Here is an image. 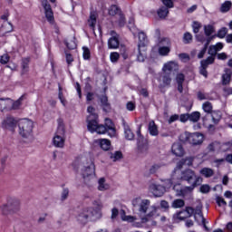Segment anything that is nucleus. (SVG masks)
I'll list each match as a JSON object with an SVG mask.
<instances>
[{
  "label": "nucleus",
  "mask_w": 232,
  "mask_h": 232,
  "mask_svg": "<svg viewBox=\"0 0 232 232\" xmlns=\"http://www.w3.org/2000/svg\"><path fill=\"white\" fill-rule=\"evenodd\" d=\"M30 63V59L24 58L22 60V75H24L26 72H28V64Z\"/></svg>",
  "instance_id": "obj_45"
},
{
  "label": "nucleus",
  "mask_w": 232,
  "mask_h": 232,
  "mask_svg": "<svg viewBox=\"0 0 232 232\" xmlns=\"http://www.w3.org/2000/svg\"><path fill=\"white\" fill-rule=\"evenodd\" d=\"M211 113L212 121L214 124H218L220 122V119H222V113L218 111H213Z\"/></svg>",
  "instance_id": "obj_32"
},
{
  "label": "nucleus",
  "mask_w": 232,
  "mask_h": 232,
  "mask_svg": "<svg viewBox=\"0 0 232 232\" xmlns=\"http://www.w3.org/2000/svg\"><path fill=\"white\" fill-rule=\"evenodd\" d=\"M137 135L138 151H140V153H148V150H150V147L148 146V140H146L144 136H141L140 130H138Z\"/></svg>",
  "instance_id": "obj_8"
},
{
  "label": "nucleus",
  "mask_w": 232,
  "mask_h": 232,
  "mask_svg": "<svg viewBox=\"0 0 232 232\" xmlns=\"http://www.w3.org/2000/svg\"><path fill=\"white\" fill-rule=\"evenodd\" d=\"M42 6L44 9V14L47 21L49 23H53V11L52 10V5L48 0L42 1Z\"/></svg>",
  "instance_id": "obj_12"
},
{
  "label": "nucleus",
  "mask_w": 232,
  "mask_h": 232,
  "mask_svg": "<svg viewBox=\"0 0 232 232\" xmlns=\"http://www.w3.org/2000/svg\"><path fill=\"white\" fill-rule=\"evenodd\" d=\"M195 215H198L201 218L204 217V214H202V205H198L196 207V209H194Z\"/></svg>",
  "instance_id": "obj_64"
},
{
  "label": "nucleus",
  "mask_w": 232,
  "mask_h": 232,
  "mask_svg": "<svg viewBox=\"0 0 232 232\" xmlns=\"http://www.w3.org/2000/svg\"><path fill=\"white\" fill-rule=\"evenodd\" d=\"M88 23L91 28H95V24H97V14L95 13H91Z\"/></svg>",
  "instance_id": "obj_43"
},
{
  "label": "nucleus",
  "mask_w": 232,
  "mask_h": 232,
  "mask_svg": "<svg viewBox=\"0 0 232 232\" xmlns=\"http://www.w3.org/2000/svg\"><path fill=\"white\" fill-rule=\"evenodd\" d=\"M150 190L151 191L152 195L154 197H162L164 193H166V187L157 184V183H152L150 186Z\"/></svg>",
  "instance_id": "obj_13"
},
{
  "label": "nucleus",
  "mask_w": 232,
  "mask_h": 232,
  "mask_svg": "<svg viewBox=\"0 0 232 232\" xmlns=\"http://www.w3.org/2000/svg\"><path fill=\"white\" fill-rule=\"evenodd\" d=\"M150 204L151 201H150V199L137 198L132 200V206L138 209V215L140 219V223L136 222L133 224L134 227H142V224H147L150 220H153V218L159 217L157 207L150 206Z\"/></svg>",
  "instance_id": "obj_1"
},
{
  "label": "nucleus",
  "mask_w": 232,
  "mask_h": 232,
  "mask_svg": "<svg viewBox=\"0 0 232 232\" xmlns=\"http://www.w3.org/2000/svg\"><path fill=\"white\" fill-rule=\"evenodd\" d=\"M59 125L56 131V134L53 138V144L55 148H63L64 147V124L61 120L58 121Z\"/></svg>",
  "instance_id": "obj_7"
},
{
  "label": "nucleus",
  "mask_w": 232,
  "mask_h": 232,
  "mask_svg": "<svg viewBox=\"0 0 232 232\" xmlns=\"http://www.w3.org/2000/svg\"><path fill=\"white\" fill-rule=\"evenodd\" d=\"M137 59L139 63H144L146 61V47H138V56Z\"/></svg>",
  "instance_id": "obj_28"
},
{
  "label": "nucleus",
  "mask_w": 232,
  "mask_h": 232,
  "mask_svg": "<svg viewBox=\"0 0 232 232\" xmlns=\"http://www.w3.org/2000/svg\"><path fill=\"white\" fill-rule=\"evenodd\" d=\"M121 220H123L125 222H135V220H137L136 217L126 216V212L124 210L121 211Z\"/></svg>",
  "instance_id": "obj_39"
},
{
  "label": "nucleus",
  "mask_w": 232,
  "mask_h": 232,
  "mask_svg": "<svg viewBox=\"0 0 232 232\" xmlns=\"http://www.w3.org/2000/svg\"><path fill=\"white\" fill-rule=\"evenodd\" d=\"M184 81H186V76L183 73H178L176 76L177 84H184Z\"/></svg>",
  "instance_id": "obj_56"
},
{
  "label": "nucleus",
  "mask_w": 232,
  "mask_h": 232,
  "mask_svg": "<svg viewBox=\"0 0 232 232\" xmlns=\"http://www.w3.org/2000/svg\"><path fill=\"white\" fill-rule=\"evenodd\" d=\"M185 211L187 213V216L185 217H182V213H184V211H180L176 214V217L177 218H179V220H184V218H189V217H192L195 213V208L191 207H187Z\"/></svg>",
  "instance_id": "obj_20"
},
{
  "label": "nucleus",
  "mask_w": 232,
  "mask_h": 232,
  "mask_svg": "<svg viewBox=\"0 0 232 232\" xmlns=\"http://www.w3.org/2000/svg\"><path fill=\"white\" fill-rule=\"evenodd\" d=\"M139 44L138 47L142 48L145 47L148 44V36H146V34L144 32H140L139 33Z\"/></svg>",
  "instance_id": "obj_26"
},
{
  "label": "nucleus",
  "mask_w": 232,
  "mask_h": 232,
  "mask_svg": "<svg viewBox=\"0 0 232 232\" xmlns=\"http://www.w3.org/2000/svg\"><path fill=\"white\" fill-rule=\"evenodd\" d=\"M171 151L175 157H184V147L180 143L172 144Z\"/></svg>",
  "instance_id": "obj_18"
},
{
  "label": "nucleus",
  "mask_w": 232,
  "mask_h": 232,
  "mask_svg": "<svg viewBox=\"0 0 232 232\" xmlns=\"http://www.w3.org/2000/svg\"><path fill=\"white\" fill-rule=\"evenodd\" d=\"M157 14L160 19H166V17H168V14H169V10L165 6H161L158 10Z\"/></svg>",
  "instance_id": "obj_33"
},
{
  "label": "nucleus",
  "mask_w": 232,
  "mask_h": 232,
  "mask_svg": "<svg viewBox=\"0 0 232 232\" xmlns=\"http://www.w3.org/2000/svg\"><path fill=\"white\" fill-rule=\"evenodd\" d=\"M202 109L205 113H212L213 112V105L209 102H206L202 105Z\"/></svg>",
  "instance_id": "obj_44"
},
{
  "label": "nucleus",
  "mask_w": 232,
  "mask_h": 232,
  "mask_svg": "<svg viewBox=\"0 0 232 232\" xmlns=\"http://www.w3.org/2000/svg\"><path fill=\"white\" fill-rule=\"evenodd\" d=\"M188 119H189L190 122H198V121H200V112L194 111V112L188 114Z\"/></svg>",
  "instance_id": "obj_42"
},
{
  "label": "nucleus",
  "mask_w": 232,
  "mask_h": 232,
  "mask_svg": "<svg viewBox=\"0 0 232 232\" xmlns=\"http://www.w3.org/2000/svg\"><path fill=\"white\" fill-rule=\"evenodd\" d=\"M164 164L162 163H154L150 168L149 169L150 175H154V173H157L160 168H163Z\"/></svg>",
  "instance_id": "obj_36"
},
{
  "label": "nucleus",
  "mask_w": 232,
  "mask_h": 232,
  "mask_svg": "<svg viewBox=\"0 0 232 232\" xmlns=\"http://www.w3.org/2000/svg\"><path fill=\"white\" fill-rule=\"evenodd\" d=\"M223 84H229L231 82V72H226L222 75Z\"/></svg>",
  "instance_id": "obj_48"
},
{
  "label": "nucleus",
  "mask_w": 232,
  "mask_h": 232,
  "mask_svg": "<svg viewBox=\"0 0 232 232\" xmlns=\"http://www.w3.org/2000/svg\"><path fill=\"white\" fill-rule=\"evenodd\" d=\"M169 52H171V50L168 46H162V47L159 48L160 55H163V56L168 55V53H169Z\"/></svg>",
  "instance_id": "obj_51"
},
{
  "label": "nucleus",
  "mask_w": 232,
  "mask_h": 232,
  "mask_svg": "<svg viewBox=\"0 0 232 232\" xmlns=\"http://www.w3.org/2000/svg\"><path fill=\"white\" fill-rule=\"evenodd\" d=\"M185 205H186V202H184L183 199H175L172 202L171 207L174 208V209H179L180 208H184Z\"/></svg>",
  "instance_id": "obj_40"
},
{
  "label": "nucleus",
  "mask_w": 232,
  "mask_h": 232,
  "mask_svg": "<svg viewBox=\"0 0 232 232\" xmlns=\"http://www.w3.org/2000/svg\"><path fill=\"white\" fill-rule=\"evenodd\" d=\"M149 133L152 135V137H157V135H159V128L154 121L149 122Z\"/></svg>",
  "instance_id": "obj_25"
},
{
  "label": "nucleus",
  "mask_w": 232,
  "mask_h": 232,
  "mask_svg": "<svg viewBox=\"0 0 232 232\" xmlns=\"http://www.w3.org/2000/svg\"><path fill=\"white\" fill-rule=\"evenodd\" d=\"M174 191H176L178 197H186V194L193 191V187H182L180 184L174 185Z\"/></svg>",
  "instance_id": "obj_14"
},
{
  "label": "nucleus",
  "mask_w": 232,
  "mask_h": 232,
  "mask_svg": "<svg viewBox=\"0 0 232 232\" xmlns=\"http://www.w3.org/2000/svg\"><path fill=\"white\" fill-rule=\"evenodd\" d=\"M83 179L84 184L90 186L95 179V162L90 154L80 156L74 162Z\"/></svg>",
  "instance_id": "obj_2"
},
{
  "label": "nucleus",
  "mask_w": 232,
  "mask_h": 232,
  "mask_svg": "<svg viewBox=\"0 0 232 232\" xmlns=\"http://www.w3.org/2000/svg\"><path fill=\"white\" fill-rule=\"evenodd\" d=\"M15 126H17V121L14 117L7 116L2 121V128H5V130H11L12 128H15Z\"/></svg>",
  "instance_id": "obj_16"
},
{
  "label": "nucleus",
  "mask_w": 232,
  "mask_h": 232,
  "mask_svg": "<svg viewBox=\"0 0 232 232\" xmlns=\"http://www.w3.org/2000/svg\"><path fill=\"white\" fill-rule=\"evenodd\" d=\"M109 34L111 35V37L108 40V48L110 50H117V48H119V34H117V32L115 31H110Z\"/></svg>",
  "instance_id": "obj_9"
},
{
  "label": "nucleus",
  "mask_w": 232,
  "mask_h": 232,
  "mask_svg": "<svg viewBox=\"0 0 232 232\" xmlns=\"http://www.w3.org/2000/svg\"><path fill=\"white\" fill-rule=\"evenodd\" d=\"M197 97L198 101H208L209 99V96L201 91L197 92Z\"/></svg>",
  "instance_id": "obj_54"
},
{
  "label": "nucleus",
  "mask_w": 232,
  "mask_h": 232,
  "mask_svg": "<svg viewBox=\"0 0 232 232\" xmlns=\"http://www.w3.org/2000/svg\"><path fill=\"white\" fill-rule=\"evenodd\" d=\"M19 134L24 139H32L34 135V121L28 119L21 120L18 123Z\"/></svg>",
  "instance_id": "obj_5"
},
{
  "label": "nucleus",
  "mask_w": 232,
  "mask_h": 232,
  "mask_svg": "<svg viewBox=\"0 0 232 232\" xmlns=\"http://www.w3.org/2000/svg\"><path fill=\"white\" fill-rule=\"evenodd\" d=\"M162 4L164 5L165 8H173V0H162Z\"/></svg>",
  "instance_id": "obj_62"
},
{
  "label": "nucleus",
  "mask_w": 232,
  "mask_h": 232,
  "mask_svg": "<svg viewBox=\"0 0 232 232\" xmlns=\"http://www.w3.org/2000/svg\"><path fill=\"white\" fill-rule=\"evenodd\" d=\"M218 51H217V49L214 47V45H211L208 49V57H213L214 58V61H215V56L217 55V53Z\"/></svg>",
  "instance_id": "obj_60"
},
{
  "label": "nucleus",
  "mask_w": 232,
  "mask_h": 232,
  "mask_svg": "<svg viewBox=\"0 0 232 232\" xmlns=\"http://www.w3.org/2000/svg\"><path fill=\"white\" fill-rule=\"evenodd\" d=\"M0 209H1L3 215H8V213H10V211H12V210L10 209V207L8 206L7 203L2 205V206L0 207Z\"/></svg>",
  "instance_id": "obj_57"
},
{
  "label": "nucleus",
  "mask_w": 232,
  "mask_h": 232,
  "mask_svg": "<svg viewBox=\"0 0 232 232\" xmlns=\"http://www.w3.org/2000/svg\"><path fill=\"white\" fill-rule=\"evenodd\" d=\"M199 173L202 177H205V179H211V177L215 175V170L211 168L205 167L199 170Z\"/></svg>",
  "instance_id": "obj_24"
},
{
  "label": "nucleus",
  "mask_w": 232,
  "mask_h": 232,
  "mask_svg": "<svg viewBox=\"0 0 232 232\" xmlns=\"http://www.w3.org/2000/svg\"><path fill=\"white\" fill-rule=\"evenodd\" d=\"M179 59H180L182 61V63H188V61H189V54L186 53H179L178 55Z\"/></svg>",
  "instance_id": "obj_59"
},
{
  "label": "nucleus",
  "mask_w": 232,
  "mask_h": 232,
  "mask_svg": "<svg viewBox=\"0 0 232 232\" xmlns=\"http://www.w3.org/2000/svg\"><path fill=\"white\" fill-rule=\"evenodd\" d=\"M21 102H23V96L14 102H11L12 108L10 110H19Z\"/></svg>",
  "instance_id": "obj_47"
},
{
  "label": "nucleus",
  "mask_w": 232,
  "mask_h": 232,
  "mask_svg": "<svg viewBox=\"0 0 232 232\" xmlns=\"http://www.w3.org/2000/svg\"><path fill=\"white\" fill-rule=\"evenodd\" d=\"M111 63H117L119 61V58L121 57V55L119 54V53L114 52L111 53Z\"/></svg>",
  "instance_id": "obj_61"
},
{
  "label": "nucleus",
  "mask_w": 232,
  "mask_h": 232,
  "mask_svg": "<svg viewBox=\"0 0 232 232\" xmlns=\"http://www.w3.org/2000/svg\"><path fill=\"white\" fill-rule=\"evenodd\" d=\"M83 59L88 60L91 57L90 49L88 47H83Z\"/></svg>",
  "instance_id": "obj_63"
},
{
  "label": "nucleus",
  "mask_w": 232,
  "mask_h": 232,
  "mask_svg": "<svg viewBox=\"0 0 232 232\" xmlns=\"http://www.w3.org/2000/svg\"><path fill=\"white\" fill-rule=\"evenodd\" d=\"M123 128L125 139H127V140H133V139H135V134L131 131L130 125L123 123Z\"/></svg>",
  "instance_id": "obj_23"
},
{
  "label": "nucleus",
  "mask_w": 232,
  "mask_h": 232,
  "mask_svg": "<svg viewBox=\"0 0 232 232\" xmlns=\"http://www.w3.org/2000/svg\"><path fill=\"white\" fill-rule=\"evenodd\" d=\"M87 111L88 113H91L87 119H98L97 113H95V108L89 106Z\"/></svg>",
  "instance_id": "obj_49"
},
{
  "label": "nucleus",
  "mask_w": 232,
  "mask_h": 232,
  "mask_svg": "<svg viewBox=\"0 0 232 232\" xmlns=\"http://www.w3.org/2000/svg\"><path fill=\"white\" fill-rule=\"evenodd\" d=\"M110 159H111L113 162H117V160H121V159H122V152L115 151L114 153H111Z\"/></svg>",
  "instance_id": "obj_46"
},
{
  "label": "nucleus",
  "mask_w": 232,
  "mask_h": 232,
  "mask_svg": "<svg viewBox=\"0 0 232 232\" xmlns=\"http://www.w3.org/2000/svg\"><path fill=\"white\" fill-rule=\"evenodd\" d=\"M97 133H99L100 135H102L104 133H106V131H111V135H115V128L111 125V123L110 125H108L106 127V125H98L96 130Z\"/></svg>",
  "instance_id": "obj_17"
},
{
  "label": "nucleus",
  "mask_w": 232,
  "mask_h": 232,
  "mask_svg": "<svg viewBox=\"0 0 232 232\" xmlns=\"http://www.w3.org/2000/svg\"><path fill=\"white\" fill-rule=\"evenodd\" d=\"M179 140L181 142H189V144H192L193 146H198L204 142V135L198 132L192 134L184 133L180 135Z\"/></svg>",
  "instance_id": "obj_6"
},
{
  "label": "nucleus",
  "mask_w": 232,
  "mask_h": 232,
  "mask_svg": "<svg viewBox=\"0 0 232 232\" xmlns=\"http://www.w3.org/2000/svg\"><path fill=\"white\" fill-rule=\"evenodd\" d=\"M227 35V28L222 27L217 34V37H219V39H224Z\"/></svg>",
  "instance_id": "obj_52"
},
{
  "label": "nucleus",
  "mask_w": 232,
  "mask_h": 232,
  "mask_svg": "<svg viewBox=\"0 0 232 232\" xmlns=\"http://www.w3.org/2000/svg\"><path fill=\"white\" fill-rule=\"evenodd\" d=\"M193 41V35L189 33H185L183 35V42L185 44H189Z\"/></svg>",
  "instance_id": "obj_50"
},
{
  "label": "nucleus",
  "mask_w": 232,
  "mask_h": 232,
  "mask_svg": "<svg viewBox=\"0 0 232 232\" xmlns=\"http://www.w3.org/2000/svg\"><path fill=\"white\" fill-rule=\"evenodd\" d=\"M101 217L102 215L99 210H95L92 208H85L80 210L76 218L77 221L80 222V224H82L84 226L85 224H88L89 220L95 222V220H99Z\"/></svg>",
  "instance_id": "obj_3"
},
{
  "label": "nucleus",
  "mask_w": 232,
  "mask_h": 232,
  "mask_svg": "<svg viewBox=\"0 0 232 232\" xmlns=\"http://www.w3.org/2000/svg\"><path fill=\"white\" fill-rule=\"evenodd\" d=\"M204 32L207 37H212L213 39V36H209V35H211L212 34H215V26L211 24L204 25Z\"/></svg>",
  "instance_id": "obj_38"
},
{
  "label": "nucleus",
  "mask_w": 232,
  "mask_h": 232,
  "mask_svg": "<svg viewBox=\"0 0 232 232\" xmlns=\"http://www.w3.org/2000/svg\"><path fill=\"white\" fill-rule=\"evenodd\" d=\"M10 106H12V100L0 98V111L10 110Z\"/></svg>",
  "instance_id": "obj_22"
},
{
  "label": "nucleus",
  "mask_w": 232,
  "mask_h": 232,
  "mask_svg": "<svg viewBox=\"0 0 232 232\" xmlns=\"http://www.w3.org/2000/svg\"><path fill=\"white\" fill-rule=\"evenodd\" d=\"M100 101L102 102V108L103 111H110V110H111L110 102H108V96L102 95L100 98Z\"/></svg>",
  "instance_id": "obj_27"
},
{
  "label": "nucleus",
  "mask_w": 232,
  "mask_h": 232,
  "mask_svg": "<svg viewBox=\"0 0 232 232\" xmlns=\"http://www.w3.org/2000/svg\"><path fill=\"white\" fill-rule=\"evenodd\" d=\"M216 202L219 208H222V206H227V202L224 199V198L220 196L216 197Z\"/></svg>",
  "instance_id": "obj_53"
},
{
  "label": "nucleus",
  "mask_w": 232,
  "mask_h": 232,
  "mask_svg": "<svg viewBox=\"0 0 232 232\" xmlns=\"http://www.w3.org/2000/svg\"><path fill=\"white\" fill-rule=\"evenodd\" d=\"M88 130L91 131V133H93L97 130V128L99 127V123L97 122V119L90 118L88 119Z\"/></svg>",
  "instance_id": "obj_21"
},
{
  "label": "nucleus",
  "mask_w": 232,
  "mask_h": 232,
  "mask_svg": "<svg viewBox=\"0 0 232 232\" xmlns=\"http://www.w3.org/2000/svg\"><path fill=\"white\" fill-rule=\"evenodd\" d=\"M19 199L15 198H7V206L9 207L11 211H17L19 209L20 206Z\"/></svg>",
  "instance_id": "obj_19"
},
{
  "label": "nucleus",
  "mask_w": 232,
  "mask_h": 232,
  "mask_svg": "<svg viewBox=\"0 0 232 232\" xmlns=\"http://www.w3.org/2000/svg\"><path fill=\"white\" fill-rule=\"evenodd\" d=\"M187 165V166H191L193 164V159L191 157H188V158H185V159H182L179 163H178V168H182V166L184 165Z\"/></svg>",
  "instance_id": "obj_37"
},
{
  "label": "nucleus",
  "mask_w": 232,
  "mask_h": 232,
  "mask_svg": "<svg viewBox=\"0 0 232 232\" xmlns=\"http://www.w3.org/2000/svg\"><path fill=\"white\" fill-rule=\"evenodd\" d=\"M211 41H213V37H208L204 48L198 54V59L204 58V55H206V52H208V46H209V43H211Z\"/></svg>",
  "instance_id": "obj_31"
},
{
  "label": "nucleus",
  "mask_w": 232,
  "mask_h": 232,
  "mask_svg": "<svg viewBox=\"0 0 232 232\" xmlns=\"http://www.w3.org/2000/svg\"><path fill=\"white\" fill-rule=\"evenodd\" d=\"M173 79L171 78V73L170 72H162L159 82L160 83V88H169L171 86Z\"/></svg>",
  "instance_id": "obj_10"
},
{
  "label": "nucleus",
  "mask_w": 232,
  "mask_h": 232,
  "mask_svg": "<svg viewBox=\"0 0 232 232\" xmlns=\"http://www.w3.org/2000/svg\"><path fill=\"white\" fill-rule=\"evenodd\" d=\"M231 1H226L221 5L220 12H222V14H226V12H229V10H231Z\"/></svg>",
  "instance_id": "obj_41"
},
{
  "label": "nucleus",
  "mask_w": 232,
  "mask_h": 232,
  "mask_svg": "<svg viewBox=\"0 0 232 232\" xmlns=\"http://www.w3.org/2000/svg\"><path fill=\"white\" fill-rule=\"evenodd\" d=\"M98 142L102 150H103L104 151H108V150L111 148V141H110V140L102 139V140H99Z\"/></svg>",
  "instance_id": "obj_29"
},
{
  "label": "nucleus",
  "mask_w": 232,
  "mask_h": 232,
  "mask_svg": "<svg viewBox=\"0 0 232 232\" xmlns=\"http://www.w3.org/2000/svg\"><path fill=\"white\" fill-rule=\"evenodd\" d=\"M179 63L177 62H168L163 65L162 72L165 73H171V72H178Z\"/></svg>",
  "instance_id": "obj_15"
},
{
  "label": "nucleus",
  "mask_w": 232,
  "mask_h": 232,
  "mask_svg": "<svg viewBox=\"0 0 232 232\" xmlns=\"http://www.w3.org/2000/svg\"><path fill=\"white\" fill-rule=\"evenodd\" d=\"M213 63H215L214 57H208L207 59L202 60L200 62L199 67L200 75H203V77L208 78V66H209V64H213Z\"/></svg>",
  "instance_id": "obj_11"
},
{
  "label": "nucleus",
  "mask_w": 232,
  "mask_h": 232,
  "mask_svg": "<svg viewBox=\"0 0 232 232\" xmlns=\"http://www.w3.org/2000/svg\"><path fill=\"white\" fill-rule=\"evenodd\" d=\"M192 28H193L194 34H198V32H200V28H202V24L198 22H193Z\"/></svg>",
  "instance_id": "obj_55"
},
{
  "label": "nucleus",
  "mask_w": 232,
  "mask_h": 232,
  "mask_svg": "<svg viewBox=\"0 0 232 232\" xmlns=\"http://www.w3.org/2000/svg\"><path fill=\"white\" fill-rule=\"evenodd\" d=\"M208 151L214 153L215 151H220V143L214 141L208 146Z\"/></svg>",
  "instance_id": "obj_35"
},
{
  "label": "nucleus",
  "mask_w": 232,
  "mask_h": 232,
  "mask_svg": "<svg viewBox=\"0 0 232 232\" xmlns=\"http://www.w3.org/2000/svg\"><path fill=\"white\" fill-rule=\"evenodd\" d=\"M119 14V7L117 5H111L109 8V15H117Z\"/></svg>",
  "instance_id": "obj_58"
},
{
  "label": "nucleus",
  "mask_w": 232,
  "mask_h": 232,
  "mask_svg": "<svg viewBox=\"0 0 232 232\" xmlns=\"http://www.w3.org/2000/svg\"><path fill=\"white\" fill-rule=\"evenodd\" d=\"M65 45L69 50H75L77 48V44L75 43V37L65 40Z\"/></svg>",
  "instance_id": "obj_34"
},
{
  "label": "nucleus",
  "mask_w": 232,
  "mask_h": 232,
  "mask_svg": "<svg viewBox=\"0 0 232 232\" xmlns=\"http://www.w3.org/2000/svg\"><path fill=\"white\" fill-rule=\"evenodd\" d=\"M98 189L99 191H106V189H110V185L106 183V179L101 178L98 180Z\"/></svg>",
  "instance_id": "obj_30"
},
{
  "label": "nucleus",
  "mask_w": 232,
  "mask_h": 232,
  "mask_svg": "<svg viewBox=\"0 0 232 232\" xmlns=\"http://www.w3.org/2000/svg\"><path fill=\"white\" fill-rule=\"evenodd\" d=\"M180 180H185V182L190 184L188 188H193V189H195L197 186H200V184H202V178L200 176H197L191 169L181 171Z\"/></svg>",
  "instance_id": "obj_4"
}]
</instances>
